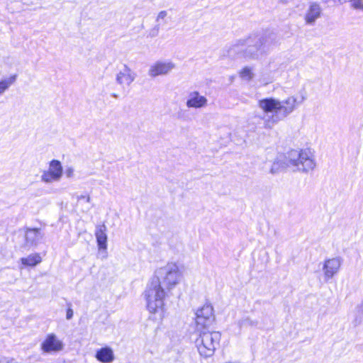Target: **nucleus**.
I'll list each match as a JSON object with an SVG mask.
<instances>
[{
  "instance_id": "f257e3e1",
  "label": "nucleus",
  "mask_w": 363,
  "mask_h": 363,
  "mask_svg": "<svg viewBox=\"0 0 363 363\" xmlns=\"http://www.w3.org/2000/svg\"><path fill=\"white\" fill-rule=\"evenodd\" d=\"M182 277L179 266L176 263L169 262L157 268L147 284L144 292L147 308L150 313L157 314L160 320L164 317L165 298L181 282Z\"/></svg>"
},
{
  "instance_id": "f03ea898",
  "label": "nucleus",
  "mask_w": 363,
  "mask_h": 363,
  "mask_svg": "<svg viewBox=\"0 0 363 363\" xmlns=\"http://www.w3.org/2000/svg\"><path fill=\"white\" fill-rule=\"evenodd\" d=\"M305 100L306 97L303 95L300 97L290 96L283 101L273 97L259 100L258 107L264 113H273L270 116H266L262 118L264 121V127L272 129L279 121L292 113Z\"/></svg>"
},
{
  "instance_id": "7ed1b4c3",
  "label": "nucleus",
  "mask_w": 363,
  "mask_h": 363,
  "mask_svg": "<svg viewBox=\"0 0 363 363\" xmlns=\"http://www.w3.org/2000/svg\"><path fill=\"white\" fill-rule=\"evenodd\" d=\"M269 39L271 35L253 34L245 39L238 40L230 47L229 54L245 59L257 60L267 52Z\"/></svg>"
},
{
  "instance_id": "20e7f679",
  "label": "nucleus",
  "mask_w": 363,
  "mask_h": 363,
  "mask_svg": "<svg viewBox=\"0 0 363 363\" xmlns=\"http://www.w3.org/2000/svg\"><path fill=\"white\" fill-rule=\"evenodd\" d=\"M284 164L293 172L308 173L313 171L316 162L310 149L291 150L287 152Z\"/></svg>"
},
{
  "instance_id": "39448f33",
  "label": "nucleus",
  "mask_w": 363,
  "mask_h": 363,
  "mask_svg": "<svg viewBox=\"0 0 363 363\" xmlns=\"http://www.w3.org/2000/svg\"><path fill=\"white\" fill-rule=\"evenodd\" d=\"M196 331L199 333V337L195 340V344L199 354L204 357H211L219 345L220 333L213 329Z\"/></svg>"
},
{
  "instance_id": "423d86ee",
  "label": "nucleus",
  "mask_w": 363,
  "mask_h": 363,
  "mask_svg": "<svg viewBox=\"0 0 363 363\" xmlns=\"http://www.w3.org/2000/svg\"><path fill=\"white\" fill-rule=\"evenodd\" d=\"M215 315L213 306L205 303L196 313V330L213 329Z\"/></svg>"
},
{
  "instance_id": "0eeeda50",
  "label": "nucleus",
  "mask_w": 363,
  "mask_h": 363,
  "mask_svg": "<svg viewBox=\"0 0 363 363\" xmlns=\"http://www.w3.org/2000/svg\"><path fill=\"white\" fill-rule=\"evenodd\" d=\"M63 175V168L57 160H52L49 163L48 169L43 170L40 180L45 184H52L60 181Z\"/></svg>"
},
{
  "instance_id": "6e6552de",
  "label": "nucleus",
  "mask_w": 363,
  "mask_h": 363,
  "mask_svg": "<svg viewBox=\"0 0 363 363\" xmlns=\"http://www.w3.org/2000/svg\"><path fill=\"white\" fill-rule=\"evenodd\" d=\"M65 345L55 333L47 335L40 344V349L43 353L56 354L64 350Z\"/></svg>"
},
{
  "instance_id": "1a4fd4ad",
  "label": "nucleus",
  "mask_w": 363,
  "mask_h": 363,
  "mask_svg": "<svg viewBox=\"0 0 363 363\" xmlns=\"http://www.w3.org/2000/svg\"><path fill=\"white\" fill-rule=\"evenodd\" d=\"M175 67V64L170 60H157L150 65L147 74L152 78L167 75Z\"/></svg>"
},
{
  "instance_id": "9d476101",
  "label": "nucleus",
  "mask_w": 363,
  "mask_h": 363,
  "mask_svg": "<svg viewBox=\"0 0 363 363\" xmlns=\"http://www.w3.org/2000/svg\"><path fill=\"white\" fill-rule=\"evenodd\" d=\"M137 77V74L127 65H123L116 74V83L122 89L128 88Z\"/></svg>"
},
{
  "instance_id": "9b49d317",
  "label": "nucleus",
  "mask_w": 363,
  "mask_h": 363,
  "mask_svg": "<svg viewBox=\"0 0 363 363\" xmlns=\"http://www.w3.org/2000/svg\"><path fill=\"white\" fill-rule=\"evenodd\" d=\"M342 258L339 256L325 260L323 267L325 280L328 281L335 275L337 274L342 264Z\"/></svg>"
},
{
  "instance_id": "f8f14e48",
  "label": "nucleus",
  "mask_w": 363,
  "mask_h": 363,
  "mask_svg": "<svg viewBox=\"0 0 363 363\" xmlns=\"http://www.w3.org/2000/svg\"><path fill=\"white\" fill-rule=\"evenodd\" d=\"M322 9L317 2H311L304 14V21L306 25L313 26L316 21L321 17Z\"/></svg>"
},
{
  "instance_id": "ddd939ff",
  "label": "nucleus",
  "mask_w": 363,
  "mask_h": 363,
  "mask_svg": "<svg viewBox=\"0 0 363 363\" xmlns=\"http://www.w3.org/2000/svg\"><path fill=\"white\" fill-rule=\"evenodd\" d=\"M186 105L188 108H205L208 105V99L197 91H191L189 94Z\"/></svg>"
},
{
  "instance_id": "4468645a",
  "label": "nucleus",
  "mask_w": 363,
  "mask_h": 363,
  "mask_svg": "<svg viewBox=\"0 0 363 363\" xmlns=\"http://www.w3.org/2000/svg\"><path fill=\"white\" fill-rule=\"evenodd\" d=\"M43 238L39 228H26L25 230V240L27 246L36 245Z\"/></svg>"
},
{
  "instance_id": "2eb2a0df",
  "label": "nucleus",
  "mask_w": 363,
  "mask_h": 363,
  "mask_svg": "<svg viewBox=\"0 0 363 363\" xmlns=\"http://www.w3.org/2000/svg\"><path fill=\"white\" fill-rule=\"evenodd\" d=\"M107 228L105 224L98 225L96 227L95 236L99 250L107 249Z\"/></svg>"
},
{
  "instance_id": "dca6fc26",
  "label": "nucleus",
  "mask_w": 363,
  "mask_h": 363,
  "mask_svg": "<svg viewBox=\"0 0 363 363\" xmlns=\"http://www.w3.org/2000/svg\"><path fill=\"white\" fill-rule=\"evenodd\" d=\"M95 357L102 363H111L115 358L113 351L109 347H102L97 350Z\"/></svg>"
},
{
  "instance_id": "f3484780",
  "label": "nucleus",
  "mask_w": 363,
  "mask_h": 363,
  "mask_svg": "<svg viewBox=\"0 0 363 363\" xmlns=\"http://www.w3.org/2000/svg\"><path fill=\"white\" fill-rule=\"evenodd\" d=\"M17 77L18 75L14 74L0 79V96H3L16 83Z\"/></svg>"
},
{
  "instance_id": "a211bd4d",
  "label": "nucleus",
  "mask_w": 363,
  "mask_h": 363,
  "mask_svg": "<svg viewBox=\"0 0 363 363\" xmlns=\"http://www.w3.org/2000/svg\"><path fill=\"white\" fill-rule=\"evenodd\" d=\"M21 261L25 266L33 267L41 262V257L38 254H33L26 257L21 258Z\"/></svg>"
},
{
  "instance_id": "6ab92c4d",
  "label": "nucleus",
  "mask_w": 363,
  "mask_h": 363,
  "mask_svg": "<svg viewBox=\"0 0 363 363\" xmlns=\"http://www.w3.org/2000/svg\"><path fill=\"white\" fill-rule=\"evenodd\" d=\"M239 74L242 79L247 82L252 79L255 76L252 68L250 67H245L240 70Z\"/></svg>"
},
{
  "instance_id": "aec40b11",
  "label": "nucleus",
  "mask_w": 363,
  "mask_h": 363,
  "mask_svg": "<svg viewBox=\"0 0 363 363\" xmlns=\"http://www.w3.org/2000/svg\"><path fill=\"white\" fill-rule=\"evenodd\" d=\"M257 325V321L252 320L249 317L243 318L238 321V325L240 326V328L253 327L256 326Z\"/></svg>"
},
{
  "instance_id": "412c9836",
  "label": "nucleus",
  "mask_w": 363,
  "mask_h": 363,
  "mask_svg": "<svg viewBox=\"0 0 363 363\" xmlns=\"http://www.w3.org/2000/svg\"><path fill=\"white\" fill-rule=\"evenodd\" d=\"M350 4L353 9L363 11V0H351Z\"/></svg>"
},
{
  "instance_id": "4be33fe9",
  "label": "nucleus",
  "mask_w": 363,
  "mask_h": 363,
  "mask_svg": "<svg viewBox=\"0 0 363 363\" xmlns=\"http://www.w3.org/2000/svg\"><path fill=\"white\" fill-rule=\"evenodd\" d=\"M281 167L280 160H276L273 162L272 167L270 169V172L272 174H275L279 172Z\"/></svg>"
},
{
  "instance_id": "5701e85b",
  "label": "nucleus",
  "mask_w": 363,
  "mask_h": 363,
  "mask_svg": "<svg viewBox=\"0 0 363 363\" xmlns=\"http://www.w3.org/2000/svg\"><path fill=\"white\" fill-rule=\"evenodd\" d=\"M167 16V11H161L159 12L157 16V22L164 21Z\"/></svg>"
},
{
  "instance_id": "b1692460",
  "label": "nucleus",
  "mask_w": 363,
  "mask_h": 363,
  "mask_svg": "<svg viewBox=\"0 0 363 363\" xmlns=\"http://www.w3.org/2000/svg\"><path fill=\"white\" fill-rule=\"evenodd\" d=\"M0 363H18L16 359L9 357H2L0 358Z\"/></svg>"
},
{
  "instance_id": "393cba45",
  "label": "nucleus",
  "mask_w": 363,
  "mask_h": 363,
  "mask_svg": "<svg viewBox=\"0 0 363 363\" xmlns=\"http://www.w3.org/2000/svg\"><path fill=\"white\" fill-rule=\"evenodd\" d=\"M65 175L67 178H72L74 175V169L72 167H68L65 169Z\"/></svg>"
},
{
  "instance_id": "a878e982",
  "label": "nucleus",
  "mask_w": 363,
  "mask_h": 363,
  "mask_svg": "<svg viewBox=\"0 0 363 363\" xmlns=\"http://www.w3.org/2000/svg\"><path fill=\"white\" fill-rule=\"evenodd\" d=\"M77 199L78 202H79L80 200H84L86 202L89 203L91 201V198L89 195L77 196Z\"/></svg>"
},
{
  "instance_id": "bb28decb",
  "label": "nucleus",
  "mask_w": 363,
  "mask_h": 363,
  "mask_svg": "<svg viewBox=\"0 0 363 363\" xmlns=\"http://www.w3.org/2000/svg\"><path fill=\"white\" fill-rule=\"evenodd\" d=\"M355 310L357 313L363 315V301L357 306Z\"/></svg>"
},
{
  "instance_id": "cd10ccee",
  "label": "nucleus",
  "mask_w": 363,
  "mask_h": 363,
  "mask_svg": "<svg viewBox=\"0 0 363 363\" xmlns=\"http://www.w3.org/2000/svg\"><path fill=\"white\" fill-rule=\"evenodd\" d=\"M73 314H74L73 310L71 308H68L67 311V313H66L67 319V320L72 319L73 317Z\"/></svg>"
},
{
  "instance_id": "c85d7f7f",
  "label": "nucleus",
  "mask_w": 363,
  "mask_h": 363,
  "mask_svg": "<svg viewBox=\"0 0 363 363\" xmlns=\"http://www.w3.org/2000/svg\"><path fill=\"white\" fill-rule=\"evenodd\" d=\"M292 0H279V1L281 4H286L291 2Z\"/></svg>"
}]
</instances>
